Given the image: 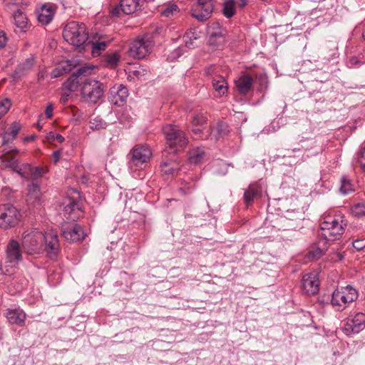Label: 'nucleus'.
Here are the masks:
<instances>
[{
	"label": "nucleus",
	"instance_id": "obj_1",
	"mask_svg": "<svg viewBox=\"0 0 365 365\" xmlns=\"http://www.w3.org/2000/svg\"><path fill=\"white\" fill-rule=\"evenodd\" d=\"M21 245L28 255H38L45 250L51 259L57 257L60 247L57 232L53 230L45 232L37 229L26 230L22 235Z\"/></svg>",
	"mask_w": 365,
	"mask_h": 365
},
{
	"label": "nucleus",
	"instance_id": "obj_2",
	"mask_svg": "<svg viewBox=\"0 0 365 365\" xmlns=\"http://www.w3.org/2000/svg\"><path fill=\"white\" fill-rule=\"evenodd\" d=\"M346 222L340 215L324 214L321 220L317 251L319 255L327 248V242L339 240L343 235Z\"/></svg>",
	"mask_w": 365,
	"mask_h": 365
},
{
	"label": "nucleus",
	"instance_id": "obj_3",
	"mask_svg": "<svg viewBox=\"0 0 365 365\" xmlns=\"http://www.w3.org/2000/svg\"><path fill=\"white\" fill-rule=\"evenodd\" d=\"M152 156L149 146L143 145H135L128 154V165L131 173L143 169ZM133 176L136 177L135 174Z\"/></svg>",
	"mask_w": 365,
	"mask_h": 365
},
{
	"label": "nucleus",
	"instance_id": "obj_4",
	"mask_svg": "<svg viewBox=\"0 0 365 365\" xmlns=\"http://www.w3.org/2000/svg\"><path fill=\"white\" fill-rule=\"evenodd\" d=\"M63 36L68 43L79 48L83 46L88 39L86 26L83 23L69 22L63 29Z\"/></svg>",
	"mask_w": 365,
	"mask_h": 365
},
{
	"label": "nucleus",
	"instance_id": "obj_5",
	"mask_svg": "<svg viewBox=\"0 0 365 365\" xmlns=\"http://www.w3.org/2000/svg\"><path fill=\"white\" fill-rule=\"evenodd\" d=\"M163 131L166 139V149L170 148L168 153H175L187 144L185 133L176 125H166L163 128Z\"/></svg>",
	"mask_w": 365,
	"mask_h": 365
},
{
	"label": "nucleus",
	"instance_id": "obj_6",
	"mask_svg": "<svg viewBox=\"0 0 365 365\" xmlns=\"http://www.w3.org/2000/svg\"><path fill=\"white\" fill-rule=\"evenodd\" d=\"M358 298L356 290L350 285L335 289L331 294V304L337 311L344 310L349 304Z\"/></svg>",
	"mask_w": 365,
	"mask_h": 365
},
{
	"label": "nucleus",
	"instance_id": "obj_7",
	"mask_svg": "<svg viewBox=\"0 0 365 365\" xmlns=\"http://www.w3.org/2000/svg\"><path fill=\"white\" fill-rule=\"evenodd\" d=\"M103 86L94 79H86L81 88L82 98L88 103H96L103 96Z\"/></svg>",
	"mask_w": 365,
	"mask_h": 365
},
{
	"label": "nucleus",
	"instance_id": "obj_8",
	"mask_svg": "<svg viewBox=\"0 0 365 365\" xmlns=\"http://www.w3.org/2000/svg\"><path fill=\"white\" fill-rule=\"evenodd\" d=\"M21 219L20 212L11 204L0 205V228L10 229L18 225Z\"/></svg>",
	"mask_w": 365,
	"mask_h": 365
},
{
	"label": "nucleus",
	"instance_id": "obj_9",
	"mask_svg": "<svg viewBox=\"0 0 365 365\" xmlns=\"http://www.w3.org/2000/svg\"><path fill=\"white\" fill-rule=\"evenodd\" d=\"M153 43L148 36L136 38L130 45L128 53L130 56L141 59L151 51Z\"/></svg>",
	"mask_w": 365,
	"mask_h": 365
},
{
	"label": "nucleus",
	"instance_id": "obj_10",
	"mask_svg": "<svg viewBox=\"0 0 365 365\" xmlns=\"http://www.w3.org/2000/svg\"><path fill=\"white\" fill-rule=\"evenodd\" d=\"M365 328V314L358 312L346 320L344 327L346 334H358Z\"/></svg>",
	"mask_w": 365,
	"mask_h": 365
},
{
	"label": "nucleus",
	"instance_id": "obj_11",
	"mask_svg": "<svg viewBox=\"0 0 365 365\" xmlns=\"http://www.w3.org/2000/svg\"><path fill=\"white\" fill-rule=\"evenodd\" d=\"M213 11L212 0H197V4L192 10V16L200 21L208 19Z\"/></svg>",
	"mask_w": 365,
	"mask_h": 365
},
{
	"label": "nucleus",
	"instance_id": "obj_12",
	"mask_svg": "<svg viewBox=\"0 0 365 365\" xmlns=\"http://www.w3.org/2000/svg\"><path fill=\"white\" fill-rule=\"evenodd\" d=\"M128 90L123 84H116L110 88L108 94L109 101L115 106H122L128 97Z\"/></svg>",
	"mask_w": 365,
	"mask_h": 365
},
{
	"label": "nucleus",
	"instance_id": "obj_13",
	"mask_svg": "<svg viewBox=\"0 0 365 365\" xmlns=\"http://www.w3.org/2000/svg\"><path fill=\"white\" fill-rule=\"evenodd\" d=\"M6 262L16 264L22 260V255L19 244L16 240H10L6 247Z\"/></svg>",
	"mask_w": 365,
	"mask_h": 365
},
{
	"label": "nucleus",
	"instance_id": "obj_14",
	"mask_svg": "<svg viewBox=\"0 0 365 365\" xmlns=\"http://www.w3.org/2000/svg\"><path fill=\"white\" fill-rule=\"evenodd\" d=\"M5 317L11 324L23 327L26 318V313L19 307L9 308L6 310Z\"/></svg>",
	"mask_w": 365,
	"mask_h": 365
},
{
	"label": "nucleus",
	"instance_id": "obj_15",
	"mask_svg": "<svg viewBox=\"0 0 365 365\" xmlns=\"http://www.w3.org/2000/svg\"><path fill=\"white\" fill-rule=\"evenodd\" d=\"M140 0H120V5L112 10L113 15L119 16L120 12L130 15L140 7Z\"/></svg>",
	"mask_w": 365,
	"mask_h": 365
},
{
	"label": "nucleus",
	"instance_id": "obj_16",
	"mask_svg": "<svg viewBox=\"0 0 365 365\" xmlns=\"http://www.w3.org/2000/svg\"><path fill=\"white\" fill-rule=\"evenodd\" d=\"M62 235L66 241L76 242L85 237L82 227L75 224L73 227L65 228L62 231Z\"/></svg>",
	"mask_w": 365,
	"mask_h": 365
},
{
	"label": "nucleus",
	"instance_id": "obj_17",
	"mask_svg": "<svg viewBox=\"0 0 365 365\" xmlns=\"http://www.w3.org/2000/svg\"><path fill=\"white\" fill-rule=\"evenodd\" d=\"M2 152L4 154L0 157L2 166L6 168H10L15 172L19 165V163L14 157L10 156L9 154L13 152L19 153L20 151L16 148H4Z\"/></svg>",
	"mask_w": 365,
	"mask_h": 365
},
{
	"label": "nucleus",
	"instance_id": "obj_18",
	"mask_svg": "<svg viewBox=\"0 0 365 365\" xmlns=\"http://www.w3.org/2000/svg\"><path fill=\"white\" fill-rule=\"evenodd\" d=\"M302 289L307 294H315L319 291V281L314 274H306L303 277Z\"/></svg>",
	"mask_w": 365,
	"mask_h": 365
},
{
	"label": "nucleus",
	"instance_id": "obj_19",
	"mask_svg": "<svg viewBox=\"0 0 365 365\" xmlns=\"http://www.w3.org/2000/svg\"><path fill=\"white\" fill-rule=\"evenodd\" d=\"M56 6L53 4H43L38 14V20L43 24H49L54 16Z\"/></svg>",
	"mask_w": 365,
	"mask_h": 365
},
{
	"label": "nucleus",
	"instance_id": "obj_20",
	"mask_svg": "<svg viewBox=\"0 0 365 365\" xmlns=\"http://www.w3.org/2000/svg\"><path fill=\"white\" fill-rule=\"evenodd\" d=\"M253 78L248 74H244L235 81V86L240 94L245 96L252 89Z\"/></svg>",
	"mask_w": 365,
	"mask_h": 365
},
{
	"label": "nucleus",
	"instance_id": "obj_21",
	"mask_svg": "<svg viewBox=\"0 0 365 365\" xmlns=\"http://www.w3.org/2000/svg\"><path fill=\"white\" fill-rule=\"evenodd\" d=\"M76 64L73 60H67L62 61L55 69L52 71V77L58 78L63 76L65 73L70 72Z\"/></svg>",
	"mask_w": 365,
	"mask_h": 365
},
{
	"label": "nucleus",
	"instance_id": "obj_22",
	"mask_svg": "<svg viewBox=\"0 0 365 365\" xmlns=\"http://www.w3.org/2000/svg\"><path fill=\"white\" fill-rule=\"evenodd\" d=\"M14 25L20 32H26L29 28L26 16L20 11H17L14 14Z\"/></svg>",
	"mask_w": 365,
	"mask_h": 365
},
{
	"label": "nucleus",
	"instance_id": "obj_23",
	"mask_svg": "<svg viewBox=\"0 0 365 365\" xmlns=\"http://www.w3.org/2000/svg\"><path fill=\"white\" fill-rule=\"evenodd\" d=\"M212 83L218 96H221L227 93L228 86L227 83L224 77L221 76H215L213 78Z\"/></svg>",
	"mask_w": 365,
	"mask_h": 365
},
{
	"label": "nucleus",
	"instance_id": "obj_24",
	"mask_svg": "<svg viewBox=\"0 0 365 365\" xmlns=\"http://www.w3.org/2000/svg\"><path fill=\"white\" fill-rule=\"evenodd\" d=\"M261 192V188L257 185H250L249 187L245 190L244 193L245 202L247 205L251 204L254 199L257 197Z\"/></svg>",
	"mask_w": 365,
	"mask_h": 365
},
{
	"label": "nucleus",
	"instance_id": "obj_25",
	"mask_svg": "<svg viewBox=\"0 0 365 365\" xmlns=\"http://www.w3.org/2000/svg\"><path fill=\"white\" fill-rule=\"evenodd\" d=\"M205 158V152L203 148H196L190 153L189 160L192 164L201 163Z\"/></svg>",
	"mask_w": 365,
	"mask_h": 365
},
{
	"label": "nucleus",
	"instance_id": "obj_26",
	"mask_svg": "<svg viewBox=\"0 0 365 365\" xmlns=\"http://www.w3.org/2000/svg\"><path fill=\"white\" fill-rule=\"evenodd\" d=\"M238 6V0H225L223 4L222 14L227 18L232 17L235 14L236 6Z\"/></svg>",
	"mask_w": 365,
	"mask_h": 365
},
{
	"label": "nucleus",
	"instance_id": "obj_27",
	"mask_svg": "<svg viewBox=\"0 0 365 365\" xmlns=\"http://www.w3.org/2000/svg\"><path fill=\"white\" fill-rule=\"evenodd\" d=\"M355 185L346 176H343L341 178V185L339 187V192L342 195H347L354 192Z\"/></svg>",
	"mask_w": 365,
	"mask_h": 365
},
{
	"label": "nucleus",
	"instance_id": "obj_28",
	"mask_svg": "<svg viewBox=\"0 0 365 365\" xmlns=\"http://www.w3.org/2000/svg\"><path fill=\"white\" fill-rule=\"evenodd\" d=\"M31 165L29 163H24L22 165H19L17 166L15 173H18L22 178L31 180Z\"/></svg>",
	"mask_w": 365,
	"mask_h": 365
},
{
	"label": "nucleus",
	"instance_id": "obj_29",
	"mask_svg": "<svg viewBox=\"0 0 365 365\" xmlns=\"http://www.w3.org/2000/svg\"><path fill=\"white\" fill-rule=\"evenodd\" d=\"M28 197L29 200H38L41 197L40 187L37 183H31L28 187Z\"/></svg>",
	"mask_w": 365,
	"mask_h": 365
},
{
	"label": "nucleus",
	"instance_id": "obj_30",
	"mask_svg": "<svg viewBox=\"0 0 365 365\" xmlns=\"http://www.w3.org/2000/svg\"><path fill=\"white\" fill-rule=\"evenodd\" d=\"M78 76L73 73L70 78L63 83L65 89L69 92L75 91L78 87L79 82L78 81Z\"/></svg>",
	"mask_w": 365,
	"mask_h": 365
},
{
	"label": "nucleus",
	"instance_id": "obj_31",
	"mask_svg": "<svg viewBox=\"0 0 365 365\" xmlns=\"http://www.w3.org/2000/svg\"><path fill=\"white\" fill-rule=\"evenodd\" d=\"M183 41L185 43V47L188 48H192L195 46L194 41L199 38V36L197 33L190 30L186 32L185 36H183Z\"/></svg>",
	"mask_w": 365,
	"mask_h": 365
},
{
	"label": "nucleus",
	"instance_id": "obj_32",
	"mask_svg": "<svg viewBox=\"0 0 365 365\" xmlns=\"http://www.w3.org/2000/svg\"><path fill=\"white\" fill-rule=\"evenodd\" d=\"M120 61V55L118 52L108 53L105 56L106 65L110 68L115 67Z\"/></svg>",
	"mask_w": 365,
	"mask_h": 365
},
{
	"label": "nucleus",
	"instance_id": "obj_33",
	"mask_svg": "<svg viewBox=\"0 0 365 365\" xmlns=\"http://www.w3.org/2000/svg\"><path fill=\"white\" fill-rule=\"evenodd\" d=\"M351 213L358 218L365 217V204L358 203L353 205L351 208Z\"/></svg>",
	"mask_w": 365,
	"mask_h": 365
},
{
	"label": "nucleus",
	"instance_id": "obj_34",
	"mask_svg": "<svg viewBox=\"0 0 365 365\" xmlns=\"http://www.w3.org/2000/svg\"><path fill=\"white\" fill-rule=\"evenodd\" d=\"M34 63V59L33 57L26 58L23 63H21L16 70V73L19 75L23 73L24 71L30 70Z\"/></svg>",
	"mask_w": 365,
	"mask_h": 365
},
{
	"label": "nucleus",
	"instance_id": "obj_35",
	"mask_svg": "<svg viewBox=\"0 0 365 365\" xmlns=\"http://www.w3.org/2000/svg\"><path fill=\"white\" fill-rule=\"evenodd\" d=\"M228 133L227 125L226 123L220 122L216 127L212 129V133L219 137H223Z\"/></svg>",
	"mask_w": 365,
	"mask_h": 365
},
{
	"label": "nucleus",
	"instance_id": "obj_36",
	"mask_svg": "<svg viewBox=\"0 0 365 365\" xmlns=\"http://www.w3.org/2000/svg\"><path fill=\"white\" fill-rule=\"evenodd\" d=\"M89 126L92 130H101L105 129L107 126V123L101 118L96 117L93 119H91L89 122Z\"/></svg>",
	"mask_w": 365,
	"mask_h": 365
},
{
	"label": "nucleus",
	"instance_id": "obj_37",
	"mask_svg": "<svg viewBox=\"0 0 365 365\" xmlns=\"http://www.w3.org/2000/svg\"><path fill=\"white\" fill-rule=\"evenodd\" d=\"M107 43L105 41H96L92 43V54L98 56L106 49Z\"/></svg>",
	"mask_w": 365,
	"mask_h": 365
},
{
	"label": "nucleus",
	"instance_id": "obj_38",
	"mask_svg": "<svg viewBox=\"0 0 365 365\" xmlns=\"http://www.w3.org/2000/svg\"><path fill=\"white\" fill-rule=\"evenodd\" d=\"M207 122V117L203 114H197L193 117L192 120V125L193 127H202L205 128L204 125Z\"/></svg>",
	"mask_w": 365,
	"mask_h": 365
},
{
	"label": "nucleus",
	"instance_id": "obj_39",
	"mask_svg": "<svg viewBox=\"0 0 365 365\" xmlns=\"http://www.w3.org/2000/svg\"><path fill=\"white\" fill-rule=\"evenodd\" d=\"M179 12V8L176 4H172L167 6L163 11L162 14L166 17H170Z\"/></svg>",
	"mask_w": 365,
	"mask_h": 365
},
{
	"label": "nucleus",
	"instance_id": "obj_40",
	"mask_svg": "<svg viewBox=\"0 0 365 365\" xmlns=\"http://www.w3.org/2000/svg\"><path fill=\"white\" fill-rule=\"evenodd\" d=\"M93 69V66H84L78 68L74 73L78 76L90 75Z\"/></svg>",
	"mask_w": 365,
	"mask_h": 365
},
{
	"label": "nucleus",
	"instance_id": "obj_41",
	"mask_svg": "<svg viewBox=\"0 0 365 365\" xmlns=\"http://www.w3.org/2000/svg\"><path fill=\"white\" fill-rule=\"evenodd\" d=\"M21 128V125L19 123L14 122L11 124V127L9 128L6 130L9 132V133L13 136V138H16Z\"/></svg>",
	"mask_w": 365,
	"mask_h": 365
},
{
	"label": "nucleus",
	"instance_id": "obj_42",
	"mask_svg": "<svg viewBox=\"0 0 365 365\" xmlns=\"http://www.w3.org/2000/svg\"><path fill=\"white\" fill-rule=\"evenodd\" d=\"M77 206L78 204L75 200H70L69 203L64 207L63 210L66 214L71 215L75 211L76 208H78Z\"/></svg>",
	"mask_w": 365,
	"mask_h": 365
},
{
	"label": "nucleus",
	"instance_id": "obj_43",
	"mask_svg": "<svg viewBox=\"0 0 365 365\" xmlns=\"http://www.w3.org/2000/svg\"><path fill=\"white\" fill-rule=\"evenodd\" d=\"M31 179H37L44 173L43 169L40 167H31Z\"/></svg>",
	"mask_w": 365,
	"mask_h": 365
},
{
	"label": "nucleus",
	"instance_id": "obj_44",
	"mask_svg": "<svg viewBox=\"0 0 365 365\" xmlns=\"http://www.w3.org/2000/svg\"><path fill=\"white\" fill-rule=\"evenodd\" d=\"M161 167L163 171L167 175H175L178 173L177 169L174 168H170V165L167 162L163 163Z\"/></svg>",
	"mask_w": 365,
	"mask_h": 365
},
{
	"label": "nucleus",
	"instance_id": "obj_45",
	"mask_svg": "<svg viewBox=\"0 0 365 365\" xmlns=\"http://www.w3.org/2000/svg\"><path fill=\"white\" fill-rule=\"evenodd\" d=\"M15 139H16V138H13V136L9 133V132L6 130L3 135V143H2L3 148H6V145L7 144L13 142Z\"/></svg>",
	"mask_w": 365,
	"mask_h": 365
},
{
	"label": "nucleus",
	"instance_id": "obj_46",
	"mask_svg": "<svg viewBox=\"0 0 365 365\" xmlns=\"http://www.w3.org/2000/svg\"><path fill=\"white\" fill-rule=\"evenodd\" d=\"M352 246L357 251L361 250L365 247V239L354 240L352 242Z\"/></svg>",
	"mask_w": 365,
	"mask_h": 365
},
{
	"label": "nucleus",
	"instance_id": "obj_47",
	"mask_svg": "<svg viewBox=\"0 0 365 365\" xmlns=\"http://www.w3.org/2000/svg\"><path fill=\"white\" fill-rule=\"evenodd\" d=\"M359 166L365 173V147L360 152V157L358 160Z\"/></svg>",
	"mask_w": 365,
	"mask_h": 365
},
{
	"label": "nucleus",
	"instance_id": "obj_48",
	"mask_svg": "<svg viewBox=\"0 0 365 365\" xmlns=\"http://www.w3.org/2000/svg\"><path fill=\"white\" fill-rule=\"evenodd\" d=\"M216 37L220 38V41H219L220 43H222L224 41V38L222 37L221 32H218V33L213 32V33L210 34V40H209L210 43H213V38H216Z\"/></svg>",
	"mask_w": 365,
	"mask_h": 365
},
{
	"label": "nucleus",
	"instance_id": "obj_49",
	"mask_svg": "<svg viewBox=\"0 0 365 365\" xmlns=\"http://www.w3.org/2000/svg\"><path fill=\"white\" fill-rule=\"evenodd\" d=\"M7 43V37L4 31L0 30V50L3 48Z\"/></svg>",
	"mask_w": 365,
	"mask_h": 365
},
{
	"label": "nucleus",
	"instance_id": "obj_50",
	"mask_svg": "<svg viewBox=\"0 0 365 365\" xmlns=\"http://www.w3.org/2000/svg\"><path fill=\"white\" fill-rule=\"evenodd\" d=\"M48 138L50 140H56L58 143H62L64 140V138L61 135L53 133H50Z\"/></svg>",
	"mask_w": 365,
	"mask_h": 365
},
{
	"label": "nucleus",
	"instance_id": "obj_51",
	"mask_svg": "<svg viewBox=\"0 0 365 365\" xmlns=\"http://www.w3.org/2000/svg\"><path fill=\"white\" fill-rule=\"evenodd\" d=\"M53 106L51 103H49L45 110V115L47 118H51L53 116Z\"/></svg>",
	"mask_w": 365,
	"mask_h": 365
},
{
	"label": "nucleus",
	"instance_id": "obj_52",
	"mask_svg": "<svg viewBox=\"0 0 365 365\" xmlns=\"http://www.w3.org/2000/svg\"><path fill=\"white\" fill-rule=\"evenodd\" d=\"M182 52H183V47H178L177 49H175L173 52L171 58H178L182 54Z\"/></svg>",
	"mask_w": 365,
	"mask_h": 365
},
{
	"label": "nucleus",
	"instance_id": "obj_53",
	"mask_svg": "<svg viewBox=\"0 0 365 365\" xmlns=\"http://www.w3.org/2000/svg\"><path fill=\"white\" fill-rule=\"evenodd\" d=\"M70 92H64L62 95H61V97L60 98V101L62 103H66L68 101V99H69V97H70Z\"/></svg>",
	"mask_w": 365,
	"mask_h": 365
},
{
	"label": "nucleus",
	"instance_id": "obj_54",
	"mask_svg": "<svg viewBox=\"0 0 365 365\" xmlns=\"http://www.w3.org/2000/svg\"><path fill=\"white\" fill-rule=\"evenodd\" d=\"M61 152L59 150L53 153V158L55 163H56L61 158Z\"/></svg>",
	"mask_w": 365,
	"mask_h": 365
},
{
	"label": "nucleus",
	"instance_id": "obj_55",
	"mask_svg": "<svg viewBox=\"0 0 365 365\" xmlns=\"http://www.w3.org/2000/svg\"><path fill=\"white\" fill-rule=\"evenodd\" d=\"M8 4L14 5H19L24 4V0H6Z\"/></svg>",
	"mask_w": 365,
	"mask_h": 365
},
{
	"label": "nucleus",
	"instance_id": "obj_56",
	"mask_svg": "<svg viewBox=\"0 0 365 365\" xmlns=\"http://www.w3.org/2000/svg\"><path fill=\"white\" fill-rule=\"evenodd\" d=\"M202 129H204V128L198 127V126L197 127H193L192 132H193V133L195 135H199L200 136V134L202 131Z\"/></svg>",
	"mask_w": 365,
	"mask_h": 365
},
{
	"label": "nucleus",
	"instance_id": "obj_57",
	"mask_svg": "<svg viewBox=\"0 0 365 365\" xmlns=\"http://www.w3.org/2000/svg\"><path fill=\"white\" fill-rule=\"evenodd\" d=\"M276 129L273 123H272L267 128H265L263 130V132H266L267 133H269L270 132H275Z\"/></svg>",
	"mask_w": 365,
	"mask_h": 365
},
{
	"label": "nucleus",
	"instance_id": "obj_58",
	"mask_svg": "<svg viewBox=\"0 0 365 365\" xmlns=\"http://www.w3.org/2000/svg\"><path fill=\"white\" fill-rule=\"evenodd\" d=\"M344 255L341 253L337 252L335 254V257L331 258L332 260L334 261H340L343 259Z\"/></svg>",
	"mask_w": 365,
	"mask_h": 365
},
{
	"label": "nucleus",
	"instance_id": "obj_59",
	"mask_svg": "<svg viewBox=\"0 0 365 365\" xmlns=\"http://www.w3.org/2000/svg\"><path fill=\"white\" fill-rule=\"evenodd\" d=\"M349 63L351 66H356L359 63V62L358 61V60L356 57H351L349 60Z\"/></svg>",
	"mask_w": 365,
	"mask_h": 365
},
{
	"label": "nucleus",
	"instance_id": "obj_60",
	"mask_svg": "<svg viewBox=\"0 0 365 365\" xmlns=\"http://www.w3.org/2000/svg\"><path fill=\"white\" fill-rule=\"evenodd\" d=\"M248 0H238V6L240 8L245 7L247 4Z\"/></svg>",
	"mask_w": 365,
	"mask_h": 365
},
{
	"label": "nucleus",
	"instance_id": "obj_61",
	"mask_svg": "<svg viewBox=\"0 0 365 365\" xmlns=\"http://www.w3.org/2000/svg\"><path fill=\"white\" fill-rule=\"evenodd\" d=\"M87 181H88L87 178H86V177H85V176H83V177L82 178V182H83V183H85V182H86Z\"/></svg>",
	"mask_w": 365,
	"mask_h": 365
},
{
	"label": "nucleus",
	"instance_id": "obj_62",
	"mask_svg": "<svg viewBox=\"0 0 365 365\" xmlns=\"http://www.w3.org/2000/svg\"><path fill=\"white\" fill-rule=\"evenodd\" d=\"M38 128L39 130L42 128V125H40L39 122L38 123Z\"/></svg>",
	"mask_w": 365,
	"mask_h": 365
},
{
	"label": "nucleus",
	"instance_id": "obj_63",
	"mask_svg": "<svg viewBox=\"0 0 365 365\" xmlns=\"http://www.w3.org/2000/svg\"><path fill=\"white\" fill-rule=\"evenodd\" d=\"M363 38L365 39V31L363 33Z\"/></svg>",
	"mask_w": 365,
	"mask_h": 365
}]
</instances>
